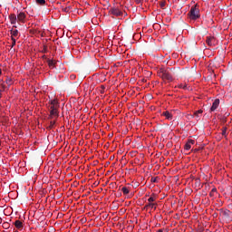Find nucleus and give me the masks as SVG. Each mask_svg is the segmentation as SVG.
<instances>
[{
	"label": "nucleus",
	"instance_id": "nucleus-1",
	"mask_svg": "<svg viewBox=\"0 0 232 232\" xmlns=\"http://www.w3.org/2000/svg\"><path fill=\"white\" fill-rule=\"evenodd\" d=\"M159 74H160V77L163 79V81H169V82H171V81H173V76L175 75V69L173 68L161 69Z\"/></svg>",
	"mask_w": 232,
	"mask_h": 232
},
{
	"label": "nucleus",
	"instance_id": "nucleus-2",
	"mask_svg": "<svg viewBox=\"0 0 232 232\" xmlns=\"http://www.w3.org/2000/svg\"><path fill=\"white\" fill-rule=\"evenodd\" d=\"M188 17L190 21H197V19H200V10L198 9V5H196L190 8Z\"/></svg>",
	"mask_w": 232,
	"mask_h": 232
},
{
	"label": "nucleus",
	"instance_id": "nucleus-3",
	"mask_svg": "<svg viewBox=\"0 0 232 232\" xmlns=\"http://www.w3.org/2000/svg\"><path fill=\"white\" fill-rule=\"evenodd\" d=\"M109 14L111 15H114L115 17H121V15H122V11H121V9H119L117 6H112L110 8Z\"/></svg>",
	"mask_w": 232,
	"mask_h": 232
},
{
	"label": "nucleus",
	"instance_id": "nucleus-4",
	"mask_svg": "<svg viewBox=\"0 0 232 232\" xmlns=\"http://www.w3.org/2000/svg\"><path fill=\"white\" fill-rule=\"evenodd\" d=\"M59 108H52L50 107V114H49V117L48 119H55L57 120L59 118V111H58Z\"/></svg>",
	"mask_w": 232,
	"mask_h": 232
},
{
	"label": "nucleus",
	"instance_id": "nucleus-5",
	"mask_svg": "<svg viewBox=\"0 0 232 232\" xmlns=\"http://www.w3.org/2000/svg\"><path fill=\"white\" fill-rule=\"evenodd\" d=\"M221 215L226 218L227 220H231V211L229 210H221Z\"/></svg>",
	"mask_w": 232,
	"mask_h": 232
},
{
	"label": "nucleus",
	"instance_id": "nucleus-6",
	"mask_svg": "<svg viewBox=\"0 0 232 232\" xmlns=\"http://www.w3.org/2000/svg\"><path fill=\"white\" fill-rule=\"evenodd\" d=\"M219 104H220V100L216 99L214 101V102L212 103V106L210 108V111H215V110H217V108H218Z\"/></svg>",
	"mask_w": 232,
	"mask_h": 232
},
{
	"label": "nucleus",
	"instance_id": "nucleus-7",
	"mask_svg": "<svg viewBox=\"0 0 232 232\" xmlns=\"http://www.w3.org/2000/svg\"><path fill=\"white\" fill-rule=\"evenodd\" d=\"M163 117H165L168 121H173V114L169 112V111H166L162 112Z\"/></svg>",
	"mask_w": 232,
	"mask_h": 232
},
{
	"label": "nucleus",
	"instance_id": "nucleus-8",
	"mask_svg": "<svg viewBox=\"0 0 232 232\" xmlns=\"http://www.w3.org/2000/svg\"><path fill=\"white\" fill-rule=\"evenodd\" d=\"M24 19H26V14H24V12H20V13L17 14V20H18L20 23H24Z\"/></svg>",
	"mask_w": 232,
	"mask_h": 232
},
{
	"label": "nucleus",
	"instance_id": "nucleus-9",
	"mask_svg": "<svg viewBox=\"0 0 232 232\" xmlns=\"http://www.w3.org/2000/svg\"><path fill=\"white\" fill-rule=\"evenodd\" d=\"M43 58L46 59L49 68H55L56 63L54 62V60L47 59L46 56H44V55L43 56Z\"/></svg>",
	"mask_w": 232,
	"mask_h": 232
},
{
	"label": "nucleus",
	"instance_id": "nucleus-10",
	"mask_svg": "<svg viewBox=\"0 0 232 232\" xmlns=\"http://www.w3.org/2000/svg\"><path fill=\"white\" fill-rule=\"evenodd\" d=\"M50 108H59V101H57L56 99L51 100L49 102Z\"/></svg>",
	"mask_w": 232,
	"mask_h": 232
},
{
	"label": "nucleus",
	"instance_id": "nucleus-11",
	"mask_svg": "<svg viewBox=\"0 0 232 232\" xmlns=\"http://www.w3.org/2000/svg\"><path fill=\"white\" fill-rule=\"evenodd\" d=\"M14 227H16V229H19L20 231H23V222L21 220H15L14 223Z\"/></svg>",
	"mask_w": 232,
	"mask_h": 232
},
{
	"label": "nucleus",
	"instance_id": "nucleus-12",
	"mask_svg": "<svg viewBox=\"0 0 232 232\" xmlns=\"http://www.w3.org/2000/svg\"><path fill=\"white\" fill-rule=\"evenodd\" d=\"M206 43L208 46H213V44H215V37L208 36Z\"/></svg>",
	"mask_w": 232,
	"mask_h": 232
},
{
	"label": "nucleus",
	"instance_id": "nucleus-13",
	"mask_svg": "<svg viewBox=\"0 0 232 232\" xmlns=\"http://www.w3.org/2000/svg\"><path fill=\"white\" fill-rule=\"evenodd\" d=\"M11 24H15L17 23V15L12 14L9 15Z\"/></svg>",
	"mask_w": 232,
	"mask_h": 232
},
{
	"label": "nucleus",
	"instance_id": "nucleus-14",
	"mask_svg": "<svg viewBox=\"0 0 232 232\" xmlns=\"http://www.w3.org/2000/svg\"><path fill=\"white\" fill-rule=\"evenodd\" d=\"M155 200H157V195L152 194V195L148 198V204H155Z\"/></svg>",
	"mask_w": 232,
	"mask_h": 232
},
{
	"label": "nucleus",
	"instance_id": "nucleus-15",
	"mask_svg": "<svg viewBox=\"0 0 232 232\" xmlns=\"http://www.w3.org/2000/svg\"><path fill=\"white\" fill-rule=\"evenodd\" d=\"M157 203H147L145 205V209H148L149 208H150V209H157Z\"/></svg>",
	"mask_w": 232,
	"mask_h": 232
},
{
	"label": "nucleus",
	"instance_id": "nucleus-16",
	"mask_svg": "<svg viewBox=\"0 0 232 232\" xmlns=\"http://www.w3.org/2000/svg\"><path fill=\"white\" fill-rule=\"evenodd\" d=\"M202 113H204V111L198 110V111L194 112V117H196V119H199L200 116L202 115Z\"/></svg>",
	"mask_w": 232,
	"mask_h": 232
},
{
	"label": "nucleus",
	"instance_id": "nucleus-17",
	"mask_svg": "<svg viewBox=\"0 0 232 232\" xmlns=\"http://www.w3.org/2000/svg\"><path fill=\"white\" fill-rule=\"evenodd\" d=\"M11 35L12 37H17V35H19V31H17V29H12L11 30Z\"/></svg>",
	"mask_w": 232,
	"mask_h": 232
},
{
	"label": "nucleus",
	"instance_id": "nucleus-18",
	"mask_svg": "<svg viewBox=\"0 0 232 232\" xmlns=\"http://www.w3.org/2000/svg\"><path fill=\"white\" fill-rule=\"evenodd\" d=\"M121 191H122L123 195L130 194V188H128L127 187H122Z\"/></svg>",
	"mask_w": 232,
	"mask_h": 232
},
{
	"label": "nucleus",
	"instance_id": "nucleus-19",
	"mask_svg": "<svg viewBox=\"0 0 232 232\" xmlns=\"http://www.w3.org/2000/svg\"><path fill=\"white\" fill-rule=\"evenodd\" d=\"M5 83H6L8 86H12V84H14V80H12V78H6Z\"/></svg>",
	"mask_w": 232,
	"mask_h": 232
},
{
	"label": "nucleus",
	"instance_id": "nucleus-20",
	"mask_svg": "<svg viewBox=\"0 0 232 232\" xmlns=\"http://www.w3.org/2000/svg\"><path fill=\"white\" fill-rule=\"evenodd\" d=\"M55 119H53V121H50V125L48 126L49 130H53V128L55 126Z\"/></svg>",
	"mask_w": 232,
	"mask_h": 232
},
{
	"label": "nucleus",
	"instance_id": "nucleus-21",
	"mask_svg": "<svg viewBox=\"0 0 232 232\" xmlns=\"http://www.w3.org/2000/svg\"><path fill=\"white\" fill-rule=\"evenodd\" d=\"M185 150L187 151H189V150H191V143H189L188 141L185 144Z\"/></svg>",
	"mask_w": 232,
	"mask_h": 232
},
{
	"label": "nucleus",
	"instance_id": "nucleus-22",
	"mask_svg": "<svg viewBox=\"0 0 232 232\" xmlns=\"http://www.w3.org/2000/svg\"><path fill=\"white\" fill-rule=\"evenodd\" d=\"M37 5H41L42 6L46 5V0H36Z\"/></svg>",
	"mask_w": 232,
	"mask_h": 232
},
{
	"label": "nucleus",
	"instance_id": "nucleus-23",
	"mask_svg": "<svg viewBox=\"0 0 232 232\" xmlns=\"http://www.w3.org/2000/svg\"><path fill=\"white\" fill-rule=\"evenodd\" d=\"M214 193H217V188H212L211 192L209 193V196L213 197Z\"/></svg>",
	"mask_w": 232,
	"mask_h": 232
},
{
	"label": "nucleus",
	"instance_id": "nucleus-24",
	"mask_svg": "<svg viewBox=\"0 0 232 232\" xmlns=\"http://www.w3.org/2000/svg\"><path fill=\"white\" fill-rule=\"evenodd\" d=\"M160 8H164V6H166V2H160Z\"/></svg>",
	"mask_w": 232,
	"mask_h": 232
},
{
	"label": "nucleus",
	"instance_id": "nucleus-25",
	"mask_svg": "<svg viewBox=\"0 0 232 232\" xmlns=\"http://www.w3.org/2000/svg\"><path fill=\"white\" fill-rule=\"evenodd\" d=\"M227 131V128L224 127L222 130V135H226Z\"/></svg>",
	"mask_w": 232,
	"mask_h": 232
},
{
	"label": "nucleus",
	"instance_id": "nucleus-26",
	"mask_svg": "<svg viewBox=\"0 0 232 232\" xmlns=\"http://www.w3.org/2000/svg\"><path fill=\"white\" fill-rule=\"evenodd\" d=\"M12 48H14V46H15V38L12 37Z\"/></svg>",
	"mask_w": 232,
	"mask_h": 232
},
{
	"label": "nucleus",
	"instance_id": "nucleus-27",
	"mask_svg": "<svg viewBox=\"0 0 232 232\" xmlns=\"http://www.w3.org/2000/svg\"><path fill=\"white\" fill-rule=\"evenodd\" d=\"M42 52H43V53H46V52H48V47L44 46V49Z\"/></svg>",
	"mask_w": 232,
	"mask_h": 232
},
{
	"label": "nucleus",
	"instance_id": "nucleus-28",
	"mask_svg": "<svg viewBox=\"0 0 232 232\" xmlns=\"http://www.w3.org/2000/svg\"><path fill=\"white\" fill-rule=\"evenodd\" d=\"M143 1H144V0H135V3H136L137 5H140V4H142Z\"/></svg>",
	"mask_w": 232,
	"mask_h": 232
},
{
	"label": "nucleus",
	"instance_id": "nucleus-29",
	"mask_svg": "<svg viewBox=\"0 0 232 232\" xmlns=\"http://www.w3.org/2000/svg\"><path fill=\"white\" fill-rule=\"evenodd\" d=\"M188 142L190 144V146H191V144H195V140H188Z\"/></svg>",
	"mask_w": 232,
	"mask_h": 232
},
{
	"label": "nucleus",
	"instance_id": "nucleus-30",
	"mask_svg": "<svg viewBox=\"0 0 232 232\" xmlns=\"http://www.w3.org/2000/svg\"><path fill=\"white\" fill-rule=\"evenodd\" d=\"M151 182H157V178H151Z\"/></svg>",
	"mask_w": 232,
	"mask_h": 232
},
{
	"label": "nucleus",
	"instance_id": "nucleus-31",
	"mask_svg": "<svg viewBox=\"0 0 232 232\" xmlns=\"http://www.w3.org/2000/svg\"><path fill=\"white\" fill-rule=\"evenodd\" d=\"M181 88H183V90H186V85H184V86H181Z\"/></svg>",
	"mask_w": 232,
	"mask_h": 232
},
{
	"label": "nucleus",
	"instance_id": "nucleus-32",
	"mask_svg": "<svg viewBox=\"0 0 232 232\" xmlns=\"http://www.w3.org/2000/svg\"><path fill=\"white\" fill-rule=\"evenodd\" d=\"M64 12H68V8H65V9H64Z\"/></svg>",
	"mask_w": 232,
	"mask_h": 232
},
{
	"label": "nucleus",
	"instance_id": "nucleus-33",
	"mask_svg": "<svg viewBox=\"0 0 232 232\" xmlns=\"http://www.w3.org/2000/svg\"><path fill=\"white\" fill-rule=\"evenodd\" d=\"M3 73V71H1V69H0V75Z\"/></svg>",
	"mask_w": 232,
	"mask_h": 232
},
{
	"label": "nucleus",
	"instance_id": "nucleus-34",
	"mask_svg": "<svg viewBox=\"0 0 232 232\" xmlns=\"http://www.w3.org/2000/svg\"><path fill=\"white\" fill-rule=\"evenodd\" d=\"M1 97H2V94H1V90H0V99H1Z\"/></svg>",
	"mask_w": 232,
	"mask_h": 232
},
{
	"label": "nucleus",
	"instance_id": "nucleus-35",
	"mask_svg": "<svg viewBox=\"0 0 232 232\" xmlns=\"http://www.w3.org/2000/svg\"><path fill=\"white\" fill-rule=\"evenodd\" d=\"M158 232H162V229L158 230Z\"/></svg>",
	"mask_w": 232,
	"mask_h": 232
},
{
	"label": "nucleus",
	"instance_id": "nucleus-36",
	"mask_svg": "<svg viewBox=\"0 0 232 232\" xmlns=\"http://www.w3.org/2000/svg\"><path fill=\"white\" fill-rule=\"evenodd\" d=\"M0 146H1V141H0Z\"/></svg>",
	"mask_w": 232,
	"mask_h": 232
}]
</instances>
